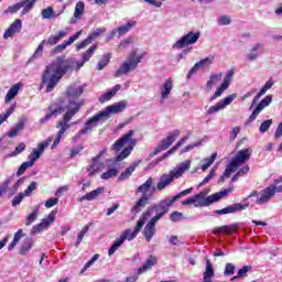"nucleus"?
I'll return each instance as SVG.
<instances>
[{
	"instance_id": "obj_1",
	"label": "nucleus",
	"mask_w": 282,
	"mask_h": 282,
	"mask_svg": "<svg viewBox=\"0 0 282 282\" xmlns=\"http://www.w3.org/2000/svg\"><path fill=\"white\" fill-rule=\"evenodd\" d=\"M85 91V86L80 84H73L70 85L66 90V96L62 100L59 107H63L64 109V118L63 120L57 122V129L58 132L54 139L53 145L51 149H56L58 144L61 143V140L63 135H65V131L72 127L69 124V120L78 113V110L80 109V104H78V98L83 96V93Z\"/></svg>"
},
{
	"instance_id": "obj_2",
	"label": "nucleus",
	"mask_w": 282,
	"mask_h": 282,
	"mask_svg": "<svg viewBox=\"0 0 282 282\" xmlns=\"http://www.w3.org/2000/svg\"><path fill=\"white\" fill-rule=\"evenodd\" d=\"M72 69H74V58L57 57L48 64L42 75V85H45L46 91H54V87L61 83V78Z\"/></svg>"
},
{
	"instance_id": "obj_3",
	"label": "nucleus",
	"mask_w": 282,
	"mask_h": 282,
	"mask_svg": "<svg viewBox=\"0 0 282 282\" xmlns=\"http://www.w3.org/2000/svg\"><path fill=\"white\" fill-rule=\"evenodd\" d=\"M229 193H232V188H227L206 197V195H208V191H204L188 197L185 200H182L181 204L182 206H194V208H202L204 206H210V204H214V202H219V199L226 197V195Z\"/></svg>"
},
{
	"instance_id": "obj_4",
	"label": "nucleus",
	"mask_w": 282,
	"mask_h": 282,
	"mask_svg": "<svg viewBox=\"0 0 282 282\" xmlns=\"http://www.w3.org/2000/svg\"><path fill=\"white\" fill-rule=\"evenodd\" d=\"M135 135V131L129 130L126 134H123L120 139H118L112 145L113 151H120L123 147H126L122 152L117 156V162H122V160H127L131 152L138 144V140L133 139Z\"/></svg>"
},
{
	"instance_id": "obj_5",
	"label": "nucleus",
	"mask_w": 282,
	"mask_h": 282,
	"mask_svg": "<svg viewBox=\"0 0 282 282\" xmlns=\"http://www.w3.org/2000/svg\"><path fill=\"white\" fill-rule=\"evenodd\" d=\"M188 169H191V160L177 164L169 174H163L160 177L156 184V191H164V188L173 184L175 180H180Z\"/></svg>"
},
{
	"instance_id": "obj_6",
	"label": "nucleus",
	"mask_w": 282,
	"mask_h": 282,
	"mask_svg": "<svg viewBox=\"0 0 282 282\" xmlns=\"http://www.w3.org/2000/svg\"><path fill=\"white\" fill-rule=\"evenodd\" d=\"M282 175L273 181V184L264 188L262 192L257 193L253 192L249 195V197H256V204L259 206H263V204H268L270 199L273 198L276 193H282Z\"/></svg>"
},
{
	"instance_id": "obj_7",
	"label": "nucleus",
	"mask_w": 282,
	"mask_h": 282,
	"mask_svg": "<svg viewBox=\"0 0 282 282\" xmlns=\"http://www.w3.org/2000/svg\"><path fill=\"white\" fill-rule=\"evenodd\" d=\"M250 155H252L251 149H243L238 151L235 158L231 159L228 166L226 167L224 175L220 176L219 182H224L226 177H230V175L237 171L238 166H242V164H246V162L250 160Z\"/></svg>"
},
{
	"instance_id": "obj_8",
	"label": "nucleus",
	"mask_w": 282,
	"mask_h": 282,
	"mask_svg": "<svg viewBox=\"0 0 282 282\" xmlns=\"http://www.w3.org/2000/svg\"><path fill=\"white\" fill-rule=\"evenodd\" d=\"M142 58H144V53L140 55L135 51L131 52L115 72V77L120 78V76H127V74L135 70L138 65L142 63Z\"/></svg>"
},
{
	"instance_id": "obj_9",
	"label": "nucleus",
	"mask_w": 282,
	"mask_h": 282,
	"mask_svg": "<svg viewBox=\"0 0 282 282\" xmlns=\"http://www.w3.org/2000/svg\"><path fill=\"white\" fill-rule=\"evenodd\" d=\"M107 117L105 113L101 111L97 112L94 117H91L88 121L85 123V129H82L78 131V133L73 138L74 142L80 138V135H85L89 133V131H94L96 127H100V124H105L107 122Z\"/></svg>"
},
{
	"instance_id": "obj_10",
	"label": "nucleus",
	"mask_w": 282,
	"mask_h": 282,
	"mask_svg": "<svg viewBox=\"0 0 282 282\" xmlns=\"http://www.w3.org/2000/svg\"><path fill=\"white\" fill-rule=\"evenodd\" d=\"M149 217H151V210H147L142 214L137 223L134 230L126 229L119 238H121L123 242L127 240L132 241V239H135V237H138V232H140L143 226L147 224V219H149Z\"/></svg>"
},
{
	"instance_id": "obj_11",
	"label": "nucleus",
	"mask_w": 282,
	"mask_h": 282,
	"mask_svg": "<svg viewBox=\"0 0 282 282\" xmlns=\"http://www.w3.org/2000/svg\"><path fill=\"white\" fill-rule=\"evenodd\" d=\"M199 36H202V33L189 31L187 34L183 35L181 39H178L174 43L173 50H182V47H188V45H195V43L199 41Z\"/></svg>"
},
{
	"instance_id": "obj_12",
	"label": "nucleus",
	"mask_w": 282,
	"mask_h": 282,
	"mask_svg": "<svg viewBox=\"0 0 282 282\" xmlns=\"http://www.w3.org/2000/svg\"><path fill=\"white\" fill-rule=\"evenodd\" d=\"M177 199H180V196L175 195L172 198H165L158 206L149 208L148 210H150V217L153 215V213H156V215H161V217H164V215L169 213V208H171V206L175 204Z\"/></svg>"
},
{
	"instance_id": "obj_13",
	"label": "nucleus",
	"mask_w": 282,
	"mask_h": 282,
	"mask_svg": "<svg viewBox=\"0 0 282 282\" xmlns=\"http://www.w3.org/2000/svg\"><path fill=\"white\" fill-rule=\"evenodd\" d=\"M237 100V94L228 95L227 97L220 99L216 105L210 106L207 110L209 116H215V113H219V111H224L226 107L232 105V101Z\"/></svg>"
},
{
	"instance_id": "obj_14",
	"label": "nucleus",
	"mask_w": 282,
	"mask_h": 282,
	"mask_svg": "<svg viewBox=\"0 0 282 282\" xmlns=\"http://www.w3.org/2000/svg\"><path fill=\"white\" fill-rule=\"evenodd\" d=\"M235 76V72L234 70H228L223 79V83L220 84V86L216 89V91L214 93V95L210 97V102H213V100H217V98H221V96H224V91H226V89H228V87H230V84L232 83V77Z\"/></svg>"
},
{
	"instance_id": "obj_15",
	"label": "nucleus",
	"mask_w": 282,
	"mask_h": 282,
	"mask_svg": "<svg viewBox=\"0 0 282 282\" xmlns=\"http://www.w3.org/2000/svg\"><path fill=\"white\" fill-rule=\"evenodd\" d=\"M52 142H54V137H50L44 142L39 143L37 148L33 149L32 153L29 155L28 162L34 166L36 160H39V158H41V155H43V153L45 152V149H47V147H50V144H52Z\"/></svg>"
},
{
	"instance_id": "obj_16",
	"label": "nucleus",
	"mask_w": 282,
	"mask_h": 282,
	"mask_svg": "<svg viewBox=\"0 0 282 282\" xmlns=\"http://www.w3.org/2000/svg\"><path fill=\"white\" fill-rule=\"evenodd\" d=\"M180 130H173L167 134L165 139L161 141V143L154 149L153 155H158V153H162V151H166L177 138H180Z\"/></svg>"
},
{
	"instance_id": "obj_17",
	"label": "nucleus",
	"mask_w": 282,
	"mask_h": 282,
	"mask_svg": "<svg viewBox=\"0 0 282 282\" xmlns=\"http://www.w3.org/2000/svg\"><path fill=\"white\" fill-rule=\"evenodd\" d=\"M272 105V95L265 96L254 108L252 113L250 115L249 119L247 120L246 124H250L257 120V117L265 107H270Z\"/></svg>"
},
{
	"instance_id": "obj_18",
	"label": "nucleus",
	"mask_w": 282,
	"mask_h": 282,
	"mask_svg": "<svg viewBox=\"0 0 282 282\" xmlns=\"http://www.w3.org/2000/svg\"><path fill=\"white\" fill-rule=\"evenodd\" d=\"M124 109H127V101L121 100L113 105L107 106L101 111L104 112V116L106 117V119L109 120V118H111V115L122 113V111H124Z\"/></svg>"
},
{
	"instance_id": "obj_19",
	"label": "nucleus",
	"mask_w": 282,
	"mask_h": 282,
	"mask_svg": "<svg viewBox=\"0 0 282 282\" xmlns=\"http://www.w3.org/2000/svg\"><path fill=\"white\" fill-rule=\"evenodd\" d=\"M213 63H215V56H213V55H209V56L200 59L191 68V70L187 74V78H191L194 74H197V72H199V69H206V68L210 67V65H213Z\"/></svg>"
},
{
	"instance_id": "obj_20",
	"label": "nucleus",
	"mask_w": 282,
	"mask_h": 282,
	"mask_svg": "<svg viewBox=\"0 0 282 282\" xmlns=\"http://www.w3.org/2000/svg\"><path fill=\"white\" fill-rule=\"evenodd\" d=\"M105 153H107V149H104L97 156L93 158L94 163L87 167L88 175H98V173H102V171H105V165L102 163H98Z\"/></svg>"
},
{
	"instance_id": "obj_21",
	"label": "nucleus",
	"mask_w": 282,
	"mask_h": 282,
	"mask_svg": "<svg viewBox=\"0 0 282 282\" xmlns=\"http://www.w3.org/2000/svg\"><path fill=\"white\" fill-rule=\"evenodd\" d=\"M59 42L61 40L56 36V34L51 35L47 40H43L35 50L33 58H41V56H43V47H45V45H50L52 47L54 45H57V43Z\"/></svg>"
},
{
	"instance_id": "obj_22",
	"label": "nucleus",
	"mask_w": 282,
	"mask_h": 282,
	"mask_svg": "<svg viewBox=\"0 0 282 282\" xmlns=\"http://www.w3.org/2000/svg\"><path fill=\"white\" fill-rule=\"evenodd\" d=\"M135 193H141L142 197H149L151 199V197H153V193H155V187H153V177H149L147 180V182H144L143 184H141Z\"/></svg>"
},
{
	"instance_id": "obj_23",
	"label": "nucleus",
	"mask_w": 282,
	"mask_h": 282,
	"mask_svg": "<svg viewBox=\"0 0 282 282\" xmlns=\"http://www.w3.org/2000/svg\"><path fill=\"white\" fill-rule=\"evenodd\" d=\"M162 219V215H156L151 218V220L147 224L143 235L145 237L147 241H151L153 239V236L155 235V224Z\"/></svg>"
},
{
	"instance_id": "obj_24",
	"label": "nucleus",
	"mask_w": 282,
	"mask_h": 282,
	"mask_svg": "<svg viewBox=\"0 0 282 282\" xmlns=\"http://www.w3.org/2000/svg\"><path fill=\"white\" fill-rule=\"evenodd\" d=\"M246 208H248V204H241V203H237L230 206H227L223 209H218L216 210V215H232L235 213H239L241 210H246Z\"/></svg>"
},
{
	"instance_id": "obj_25",
	"label": "nucleus",
	"mask_w": 282,
	"mask_h": 282,
	"mask_svg": "<svg viewBox=\"0 0 282 282\" xmlns=\"http://www.w3.org/2000/svg\"><path fill=\"white\" fill-rule=\"evenodd\" d=\"M21 89H23V83L20 82L14 84L4 97L6 105H8V102H12V100H14L17 96H19V91H21Z\"/></svg>"
},
{
	"instance_id": "obj_26",
	"label": "nucleus",
	"mask_w": 282,
	"mask_h": 282,
	"mask_svg": "<svg viewBox=\"0 0 282 282\" xmlns=\"http://www.w3.org/2000/svg\"><path fill=\"white\" fill-rule=\"evenodd\" d=\"M21 28H23V22L21 21V19H17L4 32L3 39H12V36L17 34V32H21Z\"/></svg>"
},
{
	"instance_id": "obj_27",
	"label": "nucleus",
	"mask_w": 282,
	"mask_h": 282,
	"mask_svg": "<svg viewBox=\"0 0 282 282\" xmlns=\"http://www.w3.org/2000/svg\"><path fill=\"white\" fill-rule=\"evenodd\" d=\"M173 91V78L166 79L160 87V95L162 100H167Z\"/></svg>"
},
{
	"instance_id": "obj_28",
	"label": "nucleus",
	"mask_w": 282,
	"mask_h": 282,
	"mask_svg": "<svg viewBox=\"0 0 282 282\" xmlns=\"http://www.w3.org/2000/svg\"><path fill=\"white\" fill-rule=\"evenodd\" d=\"M63 113H65V109L62 106L52 107L51 112L47 113L44 118L40 119V123L45 124L47 120H52V118H58V116H62Z\"/></svg>"
},
{
	"instance_id": "obj_29",
	"label": "nucleus",
	"mask_w": 282,
	"mask_h": 282,
	"mask_svg": "<svg viewBox=\"0 0 282 282\" xmlns=\"http://www.w3.org/2000/svg\"><path fill=\"white\" fill-rule=\"evenodd\" d=\"M153 265H158V257L150 256L143 265L138 269L137 274H144V272H149Z\"/></svg>"
},
{
	"instance_id": "obj_30",
	"label": "nucleus",
	"mask_w": 282,
	"mask_h": 282,
	"mask_svg": "<svg viewBox=\"0 0 282 282\" xmlns=\"http://www.w3.org/2000/svg\"><path fill=\"white\" fill-rule=\"evenodd\" d=\"M96 50H98V45L94 44L83 54L82 61L76 62L77 69H80V67H83L89 61V58L94 56V52H96Z\"/></svg>"
},
{
	"instance_id": "obj_31",
	"label": "nucleus",
	"mask_w": 282,
	"mask_h": 282,
	"mask_svg": "<svg viewBox=\"0 0 282 282\" xmlns=\"http://www.w3.org/2000/svg\"><path fill=\"white\" fill-rule=\"evenodd\" d=\"M263 52H264L263 44L258 43L250 50L246 58L247 61H257V58H259V55L263 54Z\"/></svg>"
},
{
	"instance_id": "obj_32",
	"label": "nucleus",
	"mask_w": 282,
	"mask_h": 282,
	"mask_svg": "<svg viewBox=\"0 0 282 282\" xmlns=\"http://www.w3.org/2000/svg\"><path fill=\"white\" fill-rule=\"evenodd\" d=\"M83 14H85V2L78 1L75 6L74 17L70 20V23H76L83 19Z\"/></svg>"
},
{
	"instance_id": "obj_33",
	"label": "nucleus",
	"mask_w": 282,
	"mask_h": 282,
	"mask_svg": "<svg viewBox=\"0 0 282 282\" xmlns=\"http://www.w3.org/2000/svg\"><path fill=\"white\" fill-rule=\"evenodd\" d=\"M80 34H83V31H78L73 36H70L67 41H65L62 44L57 45L56 50L58 52H63V50H67V47H69V45H73V43L75 41H78V39H80Z\"/></svg>"
},
{
	"instance_id": "obj_34",
	"label": "nucleus",
	"mask_w": 282,
	"mask_h": 282,
	"mask_svg": "<svg viewBox=\"0 0 282 282\" xmlns=\"http://www.w3.org/2000/svg\"><path fill=\"white\" fill-rule=\"evenodd\" d=\"M138 166H140V161L133 162L129 167L126 169L124 172H122L119 176V182H123V180H129V177H131V175H133V172L135 171V169H138Z\"/></svg>"
},
{
	"instance_id": "obj_35",
	"label": "nucleus",
	"mask_w": 282,
	"mask_h": 282,
	"mask_svg": "<svg viewBox=\"0 0 282 282\" xmlns=\"http://www.w3.org/2000/svg\"><path fill=\"white\" fill-rule=\"evenodd\" d=\"M121 88H122V86L116 85L111 90L102 94L99 97V102H108V100H111L113 98V96H116L118 94V91H120Z\"/></svg>"
},
{
	"instance_id": "obj_36",
	"label": "nucleus",
	"mask_w": 282,
	"mask_h": 282,
	"mask_svg": "<svg viewBox=\"0 0 282 282\" xmlns=\"http://www.w3.org/2000/svg\"><path fill=\"white\" fill-rule=\"evenodd\" d=\"M149 199H151L149 196H141L139 200H137L135 205L132 207L131 213L134 215H138V213L142 212V208L149 204Z\"/></svg>"
},
{
	"instance_id": "obj_37",
	"label": "nucleus",
	"mask_w": 282,
	"mask_h": 282,
	"mask_svg": "<svg viewBox=\"0 0 282 282\" xmlns=\"http://www.w3.org/2000/svg\"><path fill=\"white\" fill-rule=\"evenodd\" d=\"M188 135L182 138L173 148H171L167 152H165L162 158H160V162H162V160H166V158H170V155H173V153H175V151H177V149H180V147H182L183 144L186 143V140H188Z\"/></svg>"
},
{
	"instance_id": "obj_38",
	"label": "nucleus",
	"mask_w": 282,
	"mask_h": 282,
	"mask_svg": "<svg viewBox=\"0 0 282 282\" xmlns=\"http://www.w3.org/2000/svg\"><path fill=\"white\" fill-rule=\"evenodd\" d=\"M137 23H138L137 21L130 20V21H128V23L126 25H121V26L117 28L116 30H113L112 34H116V32H118L119 36H123V34H127V32H129V30H131L132 28H135Z\"/></svg>"
},
{
	"instance_id": "obj_39",
	"label": "nucleus",
	"mask_w": 282,
	"mask_h": 282,
	"mask_svg": "<svg viewBox=\"0 0 282 282\" xmlns=\"http://www.w3.org/2000/svg\"><path fill=\"white\" fill-rule=\"evenodd\" d=\"M237 228H239L237 224L225 225L216 229L214 232L215 235H220V232H225V235H235V232H237Z\"/></svg>"
},
{
	"instance_id": "obj_40",
	"label": "nucleus",
	"mask_w": 282,
	"mask_h": 282,
	"mask_svg": "<svg viewBox=\"0 0 282 282\" xmlns=\"http://www.w3.org/2000/svg\"><path fill=\"white\" fill-rule=\"evenodd\" d=\"M215 160H217V152H214L210 158H205L200 161V171H208L213 164H215Z\"/></svg>"
},
{
	"instance_id": "obj_41",
	"label": "nucleus",
	"mask_w": 282,
	"mask_h": 282,
	"mask_svg": "<svg viewBox=\"0 0 282 282\" xmlns=\"http://www.w3.org/2000/svg\"><path fill=\"white\" fill-rule=\"evenodd\" d=\"M102 193H105V187H98L97 189H94L87 193L86 195H84L82 199L84 200L86 199L87 202H94V199H98V197H100Z\"/></svg>"
},
{
	"instance_id": "obj_42",
	"label": "nucleus",
	"mask_w": 282,
	"mask_h": 282,
	"mask_svg": "<svg viewBox=\"0 0 282 282\" xmlns=\"http://www.w3.org/2000/svg\"><path fill=\"white\" fill-rule=\"evenodd\" d=\"M32 248H34V240L32 238H26L23 240L19 253L25 256Z\"/></svg>"
},
{
	"instance_id": "obj_43",
	"label": "nucleus",
	"mask_w": 282,
	"mask_h": 282,
	"mask_svg": "<svg viewBox=\"0 0 282 282\" xmlns=\"http://www.w3.org/2000/svg\"><path fill=\"white\" fill-rule=\"evenodd\" d=\"M213 276H215V268L213 267V262H210V260H206V268L205 272L203 273V279L204 281H213L210 280Z\"/></svg>"
},
{
	"instance_id": "obj_44",
	"label": "nucleus",
	"mask_w": 282,
	"mask_h": 282,
	"mask_svg": "<svg viewBox=\"0 0 282 282\" xmlns=\"http://www.w3.org/2000/svg\"><path fill=\"white\" fill-rule=\"evenodd\" d=\"M25 129V120L21 119L13 128L10 129L8 132L9 138H17L19 135L20 131H23Z\"/></svg>"
},
{
	"instance_id": "obj_45",
	"label": "nucleus",
	"mask_w": 282,
	"mask_h": 282,
	"mask_svg": "<svg viewBox=\"0 0 282 282\" xmlns=\"http://www.w3.org/2000/svg\"><path fill=\"white\" fill-rule=\"evenodd\" d=\"M25 237V234H23V229H19L14 236L12 242L9 245L8 250H14L17 248V245Z\"/></svg>"
},
{
	"instance_id": "obj_46",
	"label": "nucleus",
	"mask_w": 282,
	"mask_h": 282,
	"mask_svg": "<svg viewBox=\"0 0 282 282\" xmlns=\"http://www.w3.org/2000/svg\"><path fill=\"white\" fill-rule=\"evenodd\" d=\"M224 74L221 73L212 74L209 80L206 83V87L208 89H212L213 87H215V85H217V83H219V80H221Z\"/></svg>"
},
{
	"instance_id": "obj_47",
	"label": "nucleus",
	"mask_w": 282,
	"mask_h": 282,
	"mask_svg": "<svg viewBox=\"0 0 282 282\" xmlns=\"http://www.w3.org/2000/svg\"><path fill=\"white\" fill-rule=\"evenodd\" d=\"M61 14H63V11L55 13L52 7H47L46 9L42 10V19H54L56 17H61Z\"/></svg>"
},
{
	"instance_id": "obj_48",
	"label": "nucleus",
	"mask_w": 282,
	"mask_h": 282,
	"mask_svg": "<svg viewBox=\"0 0 282 282\" xmlns=\"http://www.w3.org/2000/svg\"><path fill=\"white\" fill-rule=\"evenodd\" d=\"M252 270V267L250 265H245L240 270H238V273L236 276L231 279V281H237V279H245V276H248V272Z\"/></svg>"
},
{
	"instance_id": "obj_49",
	"label": "nucleus",
	"mask_w": 282,
	"mask_h": 282,
	"mask_svg": "<svg viewBox=\"0 0 282 282\" xmlns=\"http://www.w3.org/2000/svg\"><path fill=\"white\" fill-rule=\"evenodd\" d=\"M20 3L23 4L22 15H25L30 13L32 8H34V3H36V0H25V1H21Z\"/></svg>"
},
{
	"instance_id": "obj_50",
	"label": "nucleus",
	"mask_w": 282,
	"mask_h": 282,
	"mask_svg": "<svg viewBox=\"0 0 282 282\" xmlns=\"http://www.w3.org/2000/svg\"><path fill=\"white\" fill-rule=\"evenodd\" d=\"M54 219H56V212L48 214V216L43 218L40 224L47 230L50 224H54Z\"/></svg>"
},
{
	"instance_id": "obj_51",
	"label": "nucleus",
	"mask_w": 282,
	"mask_h": 282,
	"mask_svg": "<svg viewBox=\"0 0 282 282\" xmlns=\"http://www.w3.org/2000/svg\"><path fill=\"white\" fill-rule=\"evenodd\" d=\"M122 243H124V241L122 240L121 237H119L117 240H115V242L108 250V256L112 257V254H116V251L120 248V246H122Z\"/></svg>"
},
{
	"instance_id": "obj_52",
	"label": "nucleus",
	"mask_w": 282,
	"mask_h": 282,
	"mask_svg": "<svg viewBox=\"0 0 282 282\" xmlns=\"http://www.w3.org/2000/svg\"><path fill=\"white\" fill-rule=\"evenodd\" d=\"M109 61H111V54H105L101 58V61L97 64V69L99 72H102V68L106 66V65H109Z\"/></svg>"
},
{
	"instance_id": "obj_53",
	"label": "nucleus",
	"mask_w": 282,
	"mask_h": 282,
	"mask_svg": "<svg viewBox=\"0 0 282 282\" xmlns=\"http://www.w3.org/2000/svg\"><path fill=\"white\" fill-rule=\"evenodd\" d=\"M39 217V207H36L28 217H26V223L25 226H31L36 221Z\"/></svg>"
},
{
	"instance_id": "obj_54",
	"label": "nucleus",
	"mask_w": 282,
	"mask_h": 282,
	"mask_svg": "<svg viewBox=\"0 0 282 282\" xmlns=\"http://www.w3.org/2000/svg\"><path fill=\"white\" fill-rule=\"evenodd\" d=\"M14 109H17V106L12 105L6 113L0 115V126H2L6 122V120L10 118L11 113H14Z\"/></svg>"
},
{
	"instance_id": "obj_55",
	"label": "nucleus",
	"mask_w": 282,
	"mask_h": 282,
	"mask_svg": "<svg viewBox=\"0 0 282 282\" xmlns=\"http://www.w3.org/2000/svg\"><path fill=\"white\" fill-rule=\"evenodd\" d=\"M250 172V166L245 165L242 169H240L236 175H234V177L231 178V182H237V180H239V177H243V175H247V173Z\"/></svg>"
},
{
	"instance_id": "obj_56",
	"label": "nucleus",
	"mask_w": 282,
	"mask_h": 282,
	"mask_svg": "<svg viewBox=\"0 0 282 282\" xmlns=\"http://www.w3.org/2000/svg\"><path fill=\"white\" fill-rule=\"evenodd\" d=\"M118 176V170L117 169H109L107 172L101 174V180H111L112 177Z\"/></svg>"
},
{
	"instance_id": "obj_57",
	"label": "nucleus",
	"mask_w": 282,
	"mask_h": 282,
	"mask_svg": "<svg viewBox=\"0 0 282 282\" xmlns=\"http://www.w3.org/2000/svg\"><path fill=\"white\" fill-rule=\"evenodd\" d=\"M269 90V88H265V86H263L260 91L257 94V96L253 97L252 104H251V108L254 107V105H257V102H259V100L261 99V96H265L267 91Z\"/></svg>"
},
{
	"instance_id": "obj_58",
	"label": "nucleus",
	"mask_w": 282,
	"mask_h": 282,
	"mask_svg": "<svg viewBox=\"0 0 282 282\" xmlns=\"http://www.w3.org/2000/svg\"><path fill=\"white\" fill-rule=\"evenodd\" d=\"M89 228H91V223H89L88 225H86V226L82 229V231L78 234L76 246H78V245L80 243V241H83V239H85V235L89 232Z\"/></svg>"
},
{
	"instance_id": "obj_59",
	"label": "nucleus",
	"mask_w": 282,
	"mask_h": 282,
	"mask_svg": "<svg viewBox=\"0 0 282 282\" xmlns=\"http://www.w3.org/2000/svg\"><path fill=\"white\" fill-rule=\"evenodd\" d=\"M11 183H12L11 178H7L3 181V183L0 185V197H3V195H6V193H8V188Z\"/></svg>"
},
{
	"instance_id": "obj_60",
	"label": "nucleus",
	"mask_w": 282,
	"mask_h": 282,
	"mask_svg": "<svg viewBox=\"0 0 282 282\" xmlns=\"http://www.w3.org/2000/svg\"><path fill=\"white\" fill-rule=\"evenodd\" d=\"M270 127H272V119L264 120L259 127L260 133L268 132L270 130Z\"/></svg>"
},
{
	"instance_id": "obj_61",
	"label": "nucleus",
	"mask_w": 282,
	"mask_h": 282,
	"mask_svg": "<svg viewBox=\"0 0 282 282\" xmlns=\"http://www.w3.org/2000/svg\"><path fill=\"white\" fill-rule=\"evenodd\" d=\"M237 267H235L234 263H226L225 265V271H224V275L225 276H232V274H235V270H236Z\"/></svg>"
},
{
	"instance_id": "obj_62",
	"label": "nucleus",
	"mask_w": 282,
	"mask_h": 282,
	"mask_svg": "<svg viewBox=\"0 0 282 282\" xmlns=\"http://www.w3.org/2000/svg\"><path fill=\"white\" fill-rule=\"evenodd\" d=\"M25 198V194L23 193H19L18 195H15L13 197V199L11 200V206L17 207L21 205V202H23V199Z\"/></svg>"
},
{
	"instance_id": "obj_63",
	"label": "nucleus",
	"mask_w": 282,
	"mask_h": 282,
	"mask_svg": "<svg viewBox=\"0 0 282 282\" xmlns=\"http://www.w3.org/2000/svg\"><path fill=\"white\" fill-rule=\"evenodd\" d=\"M32 166H33L32 163H30L29 161L22 163L17 172V175L18 176L23 175V173H25V171H28V169H32Z\"/></svg>"
},
{
	"instance_id": "obj_64",
	"label": "nucleus",
	"mask_w": 282,
	"mask_h": 282,
	"mask_svg": "<svg viewBox=\"0 0 282 282\" xmlns=\"http://www.w3.org/2000/svg\"><path fill=\"white\" fill-rule=\"evenodd\" d=\"M232 20L230 19V17L228 15H220L218 19H217V23L218 25H230V22Z\"/></svg>"
}]
</instances>
